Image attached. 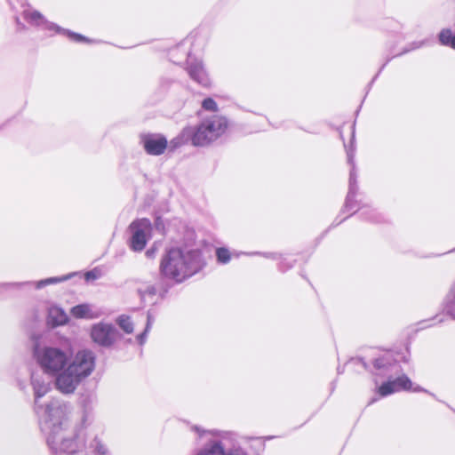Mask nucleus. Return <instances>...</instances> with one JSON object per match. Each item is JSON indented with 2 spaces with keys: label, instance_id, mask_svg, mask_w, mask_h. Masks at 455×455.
I'll return each mask as SVG.
<instances>
[{
  "label": "nucleus",
  "instance_id": "nucleus-1",
  "mask_svg": "<svg viewBox=\"0 0 455 455\" xmlns=\"http://www.w3.org/2000/svg\"><path fill=\"white\" fill-rule=\"evenodd\" d=\"M32 357L43 373L54 379V387L63 395L74 394L85 379V347L76 352L73 341L64 338L60 346H42L38 334L31 335Z\"/></svg>",
  "mask_w": 455,
  "mask_h": 455
},
{
  "label": "nucleus",
  "instance_id": "nucleus-2",
  "mask_svg": "<svg viewBox=\"0 0 455 455\" xmlns=\"http://www.w3.org/2000/svg\"><path fill=\"white\" fill-rule=\"evenodd\" d=\"M39 419L41 431L46 435V443L52 451H57V435L64 429L68 405L60 398L52 397L44 403L34 406Z\"/></svg>",
  "mask_w": 455,
  "mask_h": 455
},
{
  "label": "nucleus",
  "instance_id": "nucleus-3",
  "mask_svg": "<svg viewBox=\"0 0 455 455\" xmlns=\"http://www.w3.org/2000/svg\"><path fill=\"white\" fill-rule=\"evenodd\" d=\"M201 267V255L198 251L180 248L168 251L160 265L162 274L176 282H182Z\"/></svg>",
  "mask_w": 455,
  "mask_h": 455
},
{
  "label": "nucleus",
  "instance_id": "nucleus-4",
  "mask_svg": "<svg viewBox=\"0 0 455 455\" xmlns=\"http://www.w3.org/2000/svg\"><path fill=\"white\" fill-rule=\"evenodd\" d=\"M228 126V120L222 116L205 118L197 126H188L180 132L184 143L191 142L196 147H204L223 135Z\"/></svg>",
  "mask_w": 455,
  "mask_h": 455
},
{
  "label": "nucleus",
  "instance_id": "nucleus-5",
  "mask_svg": "<svg viewBox=\"0 0 455 455\" xmlns=\"http://www.w3.org/2000/svg\"><path fill=\"white\" fill-rule=\"evenodd\" d=\"M79 405L81 408L80 424L71 437H60L57 435V451H51L52 455H59V453H66L68 455L76 454L80 447V443L84 442V428L85 427V396L81 395L79 398Z\"/></svg>",
  "mask_w": 455,
  "mask_h": 455
},
{
  "label": "nucleus",
  "instance_id": "nucleus-6",
  "mask_svg": "<svg viewBox=\"0 0 455 455\" xmlns=\"http://www.w3.org/2000/svg\"><path fill=\"white\" fill-rule=\"evenodd\" d=\"M75 277L85 280V269L68 273L59 276H50L38 281H25V282H12V283H0V287L4 290L16 289V290H41L47 285L58 284L62 282L71 280Z\"/></svg>",
  "mask_w": 455,
  "mask_h": 455
},
{
  "label": "nucleus",
  "instance_id": "nucleus-7",
  "mask_svg": "<svg viewBox=\"0 0 455 455\" xmlns=\"http://www.w3.org/2000/svg\"><path fill=\"white\" fill-rule=\"evenodd\" d=\"M130 247L135 251H142L151 237L152 225L148 219H139L129 226Z\"/></svg>",
  "mask_w": 455,
  "mask_h": 455
},
{
  "label": "nucleus",
  "instance_id": "nucleus-8",
  "mask_svg": "<svg viewBox=\"0 0 455 455\" xmlns=\"http://www.w3.org/2000/svg\"><path fill=\"white\" fill-rule=\"evenodd\" d=\"M91 337L95 343L110 347L121 338V335L113 325L100 323L92 326Z\"/></svg>",
  "mask_w": 455,
  "mask_h": 455
},
{
  "label": "nucleus",
  "instance_id": "nucleus-9",
  "mask_svg": "<svg viewBox=\"0 0 455 455\" xmlns=\"http://www.w3.org/2000/svg\"><path fill=\"white\" fill-rule=\"evenodd\" d=\"M140 141L145 151L151 156L162 155L167 148V140L158 133H143Z\"/></svg>",
  "mask_w": 455,
  "mask_h": 455
},
{
  "label": "nucleus",
  "instance_id": "nucleus-10",
  "mask_svg": "<svg viewBox=\"0 0 455 455\" xmlns=\"http://www.w3.org/2000/svg\"><path fill=\"white\" fill-rule=\"evenodd\" d=\"M30 383L34 392V406L41 404L40 399L52 390L50 381H46L42 374L32 372Z\"/></svg>",
  "mask_w": 455,
  "mask_h": 455
},
{
  "label": "nucleus",
  "instance_id": "nucleus-11",
  "mask_svg": "<svg viewBox=\"0 0 455 455\" xmlns=\"http://www.w3.org/2000/svg\"><path fill=\"white\" fill-rule=\"evenodd\" d=\"M411 387L412 382L411 379L407 376L403 375L394 380L383 383L379 387V394L381 396H387L401 389L410 390Z\"/></svg>",
  "mask_w": 455,
  "mask_h": 455
},
{
  "label": "nucleus",
  "instance_id": "nucleus-12",
  "mask_svg": "<svg viewBox=\"0 0 455 455\" xmlns=\"http://www.w3.org/2000/svg\"><path fill=\"white\" fill-rule=\"evenodd\" d=\"M69 316L59 305L53 304L48 307L47 324L52 328L66 325L69 323Z\"/></svg>",
  "mask_w": 455,
  "mask_h": 455
},
{
  "label": "nucleus",
  "instance_id": "nucleus-13",
  "mask_svg": "<svg viewBox=\"0 0 455 455\" xmlns=\"http://www.w3.org/2000/svg\"><path fill=\"white\" fill-rule=\"evenodd\" d=\"M197 455H246L243 451H226L221 441H213L205 445Z\"/></svg>",
  "mask_w": 455,
  "mask_h": 455
},
{
  "label": "nucleus",
  "instance_id": "nucleus-14",
  "mask_svg": "<svg viewBox=\"0 0 455 455\" xmlns=\"http://www.w3.org/2000/svg\"><path fill=\"white\" fill-rule=\"evenodd\" d=\"M187 69L190 77L198 84L204 86H208L210 84L208 75L200 61L188 63Z\"/></svg>",
  "mask_w": 455,
  "mask_h": 455
},
{
  "label": "nucleus",
  "instance_id": "nucleus-15",
  "mask_svg": "<svg viewBox=\"0 0 455 455\" xmlns=\"http://www.w3.org/2000/svg\"><path fill=\"white\" fill-rule=\"evenodd\" d=\"M22 14L24 20L30 25L36 27L44 25L49 31L50 23H53L52 21H49L44 15L37 10H24Z\"/></svg>",
  "mask_w": 455,
  "mask_h": 455
},
{
  "label": "nucleus",
  "instance_id": "nucleus-16",
  "mask_svg": "<svg viewBox=\"0 0 455 455\" xmlns=\"http://www.w3.org/2000/svg\"><path fill=\"white\" fill-rule=\"evenodd\" d=\"M50 31H54L58 35H62L70 42L77 44H85V35L75 32L68 28H64L57 23H50Z\"/></svg>",
  "mask_w": 455,
  "mask_h": 455
},
{
  "label": "nucleus",
  "instance_id": "nucleus-17",
  "mask_svg": "<svg viewBox=\"0 0 455 455\" xmlns=\"http://www.w3.org/2000/svg\"><path fill=\"white\" fill-rule=\"evenodd\" d=\"M439 40L444 45H450L455 49V35L450 29H443L439 34Z\"/></svg>",
  "mask_w": 455,
  "mask_h": 455
},
{
  "label": "nucleus",
  "instance_id": "nucleus-18",
  "mask_svg": "<svg viewBox=\"0 0 455 455\" xmlns=\"http://www.w3.org/2000/svg\"><path fill=\"white\" fill-rule=\"evenodd\" d=\"M117 324L124 332L130 334L133 331V323L127 315H120L116 320Z\"/></svg>",
  "mask_w": 455,
  "mask_h": 455
},
{
  "label": "nucleus",
  "instance_id": "nucleus-19",
  "mask_svg": "<svg viewBox=\"0 0 455 455\" xmlns=\"http://www.w3.org/2000/svg\"><path fill=\"white\" fill-rule=\"evenodd\" d=\"M70 315L76 319H85V302L72 307Z\"/></svg>",
  "mask_w": 455,
  "mask_h": 455
},
{
  "label": "nucleus",
  "instance_id": "nucleus-20",
  "mask_svg": "<svg viewBox=\"0 0 455 455\" xmlns=\"http://www.w3.org/2000/svg\"><path fill=\"white\" fill-rule=\"evenodd\" d=\"M218 262L226 264L230 260V252L226 248H218L216 250Z\"/></svg>",
  "mask_w": 455,
  "mask_h": 455
},
{
  "label": "nucleus",
  "instance_id": "nucleus-21",
  "mask_svg": "<svg viewBox=\"0 0 455 455\" xmlns=\"http://www.w3.org/2000/svg\"><path fill=\"white\" fill-rule=\"evenodd\" d=\"M348 162L352 164V170L350 172V177H349L350 190H352L354 186L356 183V176H355V165L353 163V156L351 154L348 155Z\"/></svg>",
  "mask_w": 455,
  "mask_h": 455
},
{
  "label": "nucleus",
  "instance_id": "nucleus-22",
  "mask_svg": "<svg viewBox=\"0 0 455 455\" xmlns=\"http://www.w3.org/2000/svg\"><path fill=\"white\" fill-rule=\"evenodd\" d=\"M102 274V269L100 267H95L91 271H87V282L99 279Z\"/></svg>",
  "mask_w": 455,
  "mask_h": 455
},
{
  "label": "nucleus",
  "instance_id": "nucleus-23",
  "mask_svg": "<svg viewBox=\"0 0 455 455\" xmlns=\"http://www.w3.org/2000/svg\"><path fill=\"white\" fill-rule=\"evenodd\" d=\"M152 323H153V319H152L151 315L148 314V321H147V325H146L145 331H144V332L142 334H140V335H139L137 337V339H138V340H139L140 345H142L144 343L146 333L149 331Z\"/></svg>",
  "mask_w": 455,
  "mask_h": 455
},
{
  "label": "nucleus",
  "instance_id": "nucleus-24",
  "mask_svg": "<svg viewBox=\"0 0 455 455\" xmlns=\"http://www.w3.org/2000/svg\"><path fill=\"white\" fill-rule=\"evenodd\" d=\"M202 106L206 110H213L214 111V110L217 109L216 102L212 99H211V98L205 99L203 101Z\"/></svg>",
  "mask_w": 455,
  "mask_h": 455
},
{
  "label": "nucleus",
  "instance_id": "nucleus-25",
  "mask_svg": "<svg viewBox=\"0 0 455 455\" xmlns=\"http://www.w3.org/2000/svg\"><path fill=\"white\" fill-rule=\"evenodd\" d=\"M94 370V356L87 351V376Z\"/></svg>",
  "mask_w": 455,
  "mask_h": 455
},
{
  "label": "nucleus",
  "instance_id": "nucleus-26",
  "mask_svg": "<svg viewBox=\"0 0 455 455\" xmlns=\"http://www.w3.org/2000/svg\"><path fill=\"white\" fill-rule=\"evenodd\" d=\"M140 292L141 294V297L144 298L147 294L148 295H155L156 294V289L153 286H148L145 291L140 290Z\"/></svg>",
  "mask_w": 455,
  "mask_h": 455
},
{
  "label": "nucleus",
  "instance_id": "nucleus-27",
  "mask_svg": "<svg viewBox=\"0 0 455 455\" xmlns=\"http://www.w3.org/2000/svg\"><path fill=\"white\" fill-rule=\"evenodd\" d=\"M96 450L101 455H106L107 452H108V449L106 448V446L104 444H102V443H97Z\"/></svg>",
  "mask_w": 455,
  "mask_h": 455
},
{
  "label": "nucleus",
  "instance_id": "nucleus-28",
  "mask_svg": "<svg viewBox=\"0 0 455 455\" xmlns=\"http://www.w3.org/2000/svg\"><path fill=\"white\" fill-rule=\"evenodd\" d=\"M15 23L17 25L18 31H22L26 29V25L20 21L18 16H15Z\"/></svg>",
  "mask_w": 455,
  "mask_h": 455
},
{
  "label": "nucleus",
  "instance_id": "nucleus-29",
  "mask_svg": "<svg viewBox=\"0 0 455 455\" xmlns=\"http://www.w3.org/2000/svg\"><path fill=\"white\" fill-rule=\"evenodd\" d=\"M155 251H156V250L154 248H151V249L147 251L146 255L148 258H152V257H154Z\"/></svg>",
  "mask_w": 455,
  "mask_h": 455
},
{
  "label": "nucleus",
  "instance_id": "nucleus-30",
  "mask_svg": "<svg viewBox=\"0 0 455 455\" xmlns=\"http://www.w3.org/2000/svg\"><path fill=\"white\" fill-rule=\"evenodd\" d=\"M86 314H87V318H89V317H92H92H97V315H98L97 314H95V315H91L90 310H89V308H88V307H87Z\"/></svg>",
  "mask_w": 455,
  "mask_h": 455
},
{
  "label": "nucleus",
  "instance_id": "nucleus-31",
  "mask_svg": "<svg viewBox=\"0 0 455 455\" xmlns=\"http://www.w3.org/2000/svg\"><path fill=\"white\" fill-rule=\"evenodd\" d=\"M413 391L419 392V391H421V388L419 387H416L413 388Z\"/></svg>",
  "mask_w": 455,
  "mask_h": 455
},
{
  "label": "nucleus",
  "instance_id": "nucleus-32",
  "mask_svg": "<svg viewBox=\"0 0 455 455\" xmlns=\"http://www.w3.org/2000/svg\"><path fill=\"white\" fill-rule=\"evenodd\" d=\"M5 125H6V123L1 124H0V131H2L4 128Z\"/></svg>",
  "mask_w": 455,
  "mask_h": 455
},
{
  "label": "nucleus",
  "instance_id": "nucleus-33",
  "mask_svg": "<svg viewBox=\"0 0 455 455\" xmlns=\"http://www.w3.org/2000/svg\"><path fill=\"white\" fill-rule=\"evenodd\" d=\"M159 225H160V220H159V219H157V220H156V228H158V227H159Z\"/></svg>",
  "mask_w": 455,
  "mask_h": 455
},
{
  "label": "nucleus",
  "instance_id": "nucleus-34",
  "mask_svg": "<svg viewBox=\"0 0 455 455\" xmlns=\"http://www.w3.org/2000/svg\"><path fill=\"white\" fill-rule=\"evenodd\" d=\"M375 366H376V367H380V364H379V361H378V360H377V361H376V363H375Z\"/></svg>",
  "mask_w": 455,
  "mask_h": 455
},
{
  "label": "nucleus",
  "instance_id": "nucleus-35",
  "mask_svg": "<svg viewBox=\"0 0 455 455\" xmlns=\"http://www.w3.org/2000/svg\"><path fill=\"white\" fill-rule=\"evenodd\" d=\"M0 289H3L2 287H0Z\"/></svg>",
  "mask_w": 455,
  "mask_h": 455
}]
</instances>
